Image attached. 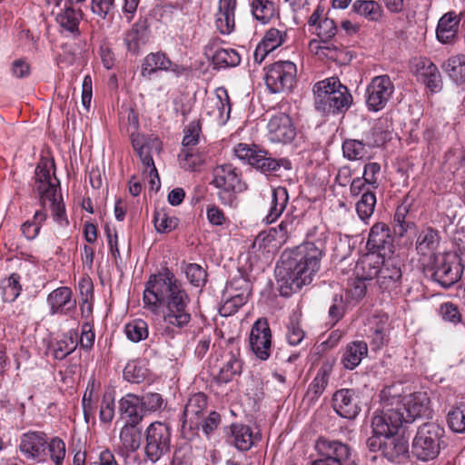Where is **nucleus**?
Segmentation results:
<instances>
[{"instance_id": "nucleus-1", "label": "nucleus", "mask_w": 465, "mask_h": 465, "mask_svg": "<svg viewBox=\"0 0 465 465\" xmlns=\"http://www.w3.org/2000/svg\"><path fill=\"white\" fill-rule=\"evenodd\" d=\"M143 301L144 308L152 312L162 309L165 331L170 328L183 330L193 320L192 298L183 283L168 268L149 277Z\"/></svg>"}, {"instance_id": "nucleus-2", "label": "nucleus", "mask_w": 465, "mask_h": 465, "mask_svg": "<svg viewBox=\"0 0 465 465\" xmlns=\"http://www.w3.org/2000/svg\"><path fill=\"white\" fill-rule=\"evenodd\" d=\"M315 227L307 234V241L296 248L285 251L275 268L282 296L288 297L312 282L324 255L326 236L316 237Z\"/></svg>"}, {"instance_id": "nucleus-3", "label": "nucleus", "mask_w": 465, "mask_h": 465, "mask_svg": "<svg viewBox=\"0 0 465 465\" xmlns=\"http://www.w3.org/2000/svg\"><path fill=\"white\" fill-rule=\"evenodd\" d=\"M59 186L54 162L41 161L35 168L33 193L42 208L48 206L54 222L63 226L68 224V221L62 196L58 193Z\"/></svg>"}, {"instance_id": "nucleus-4", "label": "nucleus", "mask_w": 465, "mask_h": 465, "mask_svg": "<svg viewBox=\"0 0 465 465\" xmlns=\"http://www.w3.org/2000/svg\"><path fill=\"white\" fill-rule=\"evenodd\" d=\"M357 273L364 279H376L382 291H391L401 279V261L394 254L369 252L357 263Z\"/></svg>"}, {"instance_id": "nucleus-5", "label": "nucleus", "mask_w": 465, "mask_h": 465, "mask_svg": "<svg viewBox=\"0 0 465 465\" xmlns=\"http://www.w3.org/2000/svg\"><path fill=\"white\" fill-rule=\"evenodd\" d=\"M394 391V387H387L381 391V411L386 415H397L401 419V427L418 418L430 416V399L426 393L415 392L401 397Z\"/></svg>"}, {"instance_id": "nucleus-6", "label": "nucleus", "mask_w": 465, "mask_h": 465, "mask_svg": "<svg viewBox=\"0 0 465 465\" xmlns=\"http://www.w3.org/2000/svg\"><path fill=\"white\" fill-rule=\"evenodd\" d=\"M312 91L314 107L323 114H342L352 104V95L349 89L337 77L317 82Z\"/></svg>"}, {"instance_id": "nucleus-7", "label": "nucleus", "mask_w": 465, "mask_h": 465, "mask_svg": "<svg viewBox=\"0 0 465 465\" xmlns=\"http://www.w3.org/2000/svg\"><path fill=\"white\" fill-rule=\"evenodd\" d=\"M124 117H126L128 124L133 130L131 133L133 148L139 155L143 165L146 169H149V175L152 177L151 183L153 184V178L159 180V175L154 165L153 155L162 152V142L157 137L144 136L134 133L138 129L139 121L136 113L133 109L125 110Z\"/></svg>"}, {"instance_id": "nucleus-8", "label": "nucleus", "mask_w": 465, "mask_h": 465, "mask_svg": "<svg viewBox=\"0 0 465 465\" xmlns=\"http://www.w3.org/2000/svg\"><path fill=\"white\" fill-rule=\"evenodd\" d=\"M444 433V428L438 423L426 422L420 425L411 444L413 456L422 461L436 459L443 443Z\"/></svg>"}, {"instance_id": "nucleus-9", "label": "nucleus", "mask_w": 465, "mask_h": 465, "mask_svg": "<svg viewBox=\"0 0 465 465\" xmlns=\"http://www.w3.org/2000/svg\"><path fill=\"white\" fill-rule=\"evenodd\" d=\"M433 264H428L425 273L444 289H448L458 282L463 273L464 264L462 258L451 252H445L432 259Z\"/></svg>"}, {"instance_id": "nucleus-10", "label": "nucleus", "mask_w": 465, "mask_h": 465, "mask_svg": "<svg viewBox=\"0 0 465 465\" xmlns=\"http://www.w3.org/2000/svg\"><path fill=\"white\" fill-rule=\"evenodd\" d=\"M234 154L240 160L245 161L261 173L270 174L281 168L292 169V163L287 158L276 159L272 154L255 144L239 143L234 148Z\"/></svg>"}, {"instance_id": "nucleus-11", "label": "nucleus", "mask_w": 465, "mask_h": 465, "mask_svg": "<svg viewBox=\"0 0 465 465\" xmlns=\"http://www.w3.org/2000/svg\"><path fill=\"white\" fill-rule=\"evenodd\" d=\"M213 184L219 190L220 202L223 205H235L236 194L246 189L237 169L231 163L220 164L213 169Z\"/></svg>"}, {"instance_id": "nucleus-12", "label": "nucleus", "mask_w": 465, "mask_h": 465, "mask_svg": "<svg viewBox=\"0 0 465 465\" xmlns=\"http://www.w3.org/2000/svg\"><path fill=\"white\" fill-rule=\"evenodd\" d=\"M172 430L161 421L151 423L145 430L144 459L152 464L158 462L171 450Z\"/></svg>"}, {"instance_id": "nucleus-13", "label": "nucleus", "mask_w": 465, "mask_h": 465, "mask_svg": "<svg viewBox=\"0 0 465 465\" xmlns=\"http://www.w3.org/2000/svg\"><path fill=\"white\" fill-rule=\"evenodd\" d=\"M297 75L296 64L291 61H278L267 67L265 84L272 94L289 92L292 89Z\"/></svg>"}, {"instance_id": "nucleus-14", "label": "nucleus", "mask_w": 465, "mask_h": 465, "mask_svg": "<svg viewBox=\"0 0 465 465\" xmlns=\"http://www.w3.org/2000/svg\"><path fill=\"white\" fill-rule=\"evenodd\" d=\"M395 91L394 84L387 74L371 79L365 91V103L369 111L379 112L385 108Z\"/></svg>"}, {"instance_id": "nucleus-15", "label": "nucleus", "mask_w": 465, "mask_h": 465, "mask_svg": "<svg viewBox=\"0 0 465 465\" xmlns=\"http://www.w3.org/2000/svg\"><path fill=\"white\" fill-rule=\"evenodd\" d=\"M400 420L397 415H386L382 411L381 413H376L371 420L372 436L366 441L369 450L381 452L384 442L382 440L388 436V433H397L401 428Z\"/></svg>"}, {"instance_id": "nucleus-16", "label": "nucleus", "mask_w": 465, "mask_h": 465, "mask_svg": "<svg viewBox=\"0 0 465 465\" xmlns=\"http://www.w3.org/2000/svg\"><path fill=\"white\" fill-rule=\"evenodd\" d=\"M297 134L292 119L285 113H278L267 124L268 140L274 143H291Z\"/></svg>"}, {"instance_id": "nucleus-17", "label": "nucleus", "mask_w": 465, "mask_h": 465, "mask_svg": "<svg viewBox=\"0 0 465 465\" xmlns=\"http://www.w3.org/2000/svg\"><path fill=\"white\" fill-rule=\"evenodd\" d=\"M249 345L253 354L261 361H266L271 355L272 331L266 319L260 318L251 329Z\"/></svg>"}, {"instance_id": "nucleus-18", "label": "nucleus", "mask_w": 465, "mask_h": 465, "mask_svg": "<svg viewBox=\"0 0 465 465\" xmlns=\"http://www.w3.org/2000/svg\"><path fill=\"white\" fill-rule=\"evenodd\" d=\"M316 449L327 461H333L337 465H357L355 455L351 447L338 440H330L320 438Z\"/></svg>"}, {"instance_id": "nucleus-19", "label": "nucleus", "mask_w": 465, "mask_h": 465, "mask_svg": "<svg viewBox=\"0 0 465 465\" xmlns=\"http://www.w3.org/2000/svg\"><path fill=\"white\" fill-rule=\"evenodd\" d=\"M46 304L51 316L72 317L76 312V300L72 289L67 286L53 290L46 297Z\"/></svg>"}, {"instance_id": "nucleus-20", "label": "nucleus", "mask_w": 465, "mask_h": 465, "mask_svg": "<svg viewBox=\"0 0 465 465\" xmlns=\"http://www.w3.org/2000/svg\"><path fill=\"white\" fill-rule=\"evenodd\" d=\"M207 409V396L203 392L192 395L184 406L182 432L186 435V430L194 431L200 428Z\"/></svg>"}, {"instance_id": "nucleus-21", "label": "nucleus", "mask_w": 465, "mask_h": 465, "mask_svg": "<svg viewBox=\"0 0 465 465\" xmlns=\"http://www.w3.org/2000/svg\"><path fill=\"white\" fill-rule=\"evenodd\" d=\"M249 295V282L246 280L239 278L228 282L223 294L224 304L222 308L224 314L236 312L239 308L247 302Z\"/></svg>"}, {"instance_id": "nucleus-22", "label": "nucleus", "mask_w": 465, "mask_h": 465, "mask_svg": "<svg viewBox=\"0 0 465 465\" xmlns=\"http://www.w3.org/2000/svg\"><path fill=\"white\" fill-rule=\"evenodd\" d=\"M231 103L228 92L223 87L216 89L214 95L207 97L203 110L219 125H224L230 118Z\"/></svg>"}, {"instance_id": "nucleus-23", "label": "nucleus", "mask_w": 465, "mask_h": 465, "mask_svg": "<svg viewBox=\"0 0 465 465\" xmlns=\"http://www.w3.org/2000/svg\"><path fill=\"white\" fill-rule=\"evenodd\" d=\"M367 247L370 252L394 254L393 237L389 225L384 223H374L369 233Z\"/></svg>"}, {"instance_id": "nucleus-24", "label": "nucleus", "mask_w": 465, "mask_h": 465, "mask_svg": "<svg viewBox=\"0 0 465 465\" xmlns=\"http://www.w3.org/2000/svg\"><path fill=\"white\" fill-rule=\"evenodd\" d=\"M332 405L339 416L348 420L355 419L361 411L358 397L351 389L337 391L332 396Z\"/></svg>"}, {"instance_id": "nucleus-25", "label": "nucleus", "mask_w": 465, "mask_h": 465, "mask_svg": "<svg viewBox=\"0 0 465 465\" xmlns=\"http://www.w3.org/2000/svg\"><path fill=\"white\" fill-rule=\"evenodd\" d=\"M390 323L386 314L373 315L368 319L366 335L374 350L389 342Z\"/></svg>"}, {"instance_id": "nucleus-26", "label": "nucleus", "mask_w": 465, "mask_h": 465, "mask_svg": "<svg viewBox=\"0 0 465 465\" xmlns=\"http://www.w3.org/2000/svg\"><path fill=\"white\" fill-rule=\"evenodd\" d=\"M47 438L42 431H29L22 435L19 449L26 459L40 460L45 455Z\"/></svg>"}, {"instance_id": "nucleus-27", "label": "nucleus", "mask_w": 465, "mask_h": 465, "mask_svg": "<svg viewBox=\"0 0 465 465\" xmlns=\"http://www.w3.org/2000/svg\"><path fill=\"white\" fill-rule=\"evenodd\" d=\"M236 0H219L215 13V26L222 35H230L235 29Z\"/></svg>"}, {"instance_id": "nucleus-28", "label": "nucleus", "mask_w": 465, "mask_h": 465, "mask_svg": "<svg viewBox=\"0 0 465 465\" xmlns=\"http://www.w3.org/2000/svg\"><path fill=\"white\" fill-rule=\"evenodd\" d=\"M322 15L323 9L317 6L309 17L308 25L312 33L317 35L322 41L331 40L337 33L336 24L332 19Z\"/></svg>"}, {"instance_id": "nucleus-29", "label": "nucleus", "mask_w": 465, "mask_h": 465, "mask_svg": "<svg viewBox=\"0 0 465 465\" xmlns=\"http://www.w3.org/2000/svg\"><path fill=\"white\" fill-rule=\"evenodd\" d=\"M82 18V11L69 5H65L55 15L61 34L73 37H77L80 35L79 24Z\"/></svg>"}, {"instance_id": "nucleus-30", "label": "nucleus", "mask_w": 465, "mask_h": 465, "mask_svg": "<svg viewBox=\"0 0 465 465\" xmlns=\"http://www.w3.org/2000/svg\"><path fill=\"white\" fill-rule=\"evenodd\" d=\"M260 437L254 435L252 429L242 423H233L230 426L227 442L240 451L249 450Z\"/></svg>"}, {"instance_id": "nucleus-31", "label": "nucleus", "mask_w": 465, "mask_h": 465, "mask_svg": "<svg viewBox=\"0 0 465 465\" xmlns=\"http://www.w3.org/2000/svg\"><path fill=\"white\" fill-rule=\"evenodd\" d=\"M119 412L124 423L141 424L143 419V409L140 401V397L128 393L119 401Z\"/></svg>"}, {"instance_id": "nucleus-32", "label": "nucleus", "mask_w": 465, "mask_h": 465, "mask_svg": "<svg viewBox=\"0 0 465 465\" xmlns=\"http://www.w3.org/2000/svg\"><path fill=\"white\" fill-rule=\"evenodd\" d=\"M440 242V236L439 232L431 227H427L421 230L417 237V252L422 256H429L432 260L440 255L436 253Z\"/></svg>"}, {"instance_id": "nucleus-33", "label": "nucleus", "mask_w": 465, "mask_h": 465, "mask_svg": "<svg viewBox=\"0 0 465 465\" xmlns=\"http://www.w3.org/2000/svg\"><path fill=\"white\" fill-rule=\"evenodd\" d=\"M142 438L140 424L124 423L119 432L121 449L126 453L135 452L142 444Z\"/></svg>"}, {"instance_id": "nucleus-34", "label": "nucleus", "mask_w": 465, "mask_h": 465, "mask_svg": "<svg viewBox=\"0 0 465 465\" xmlns=\"http://www.w3.org/2000/svg\"><path fill=\"white\" fill-rule=\"evenodd\" d=\"M460 19L454 12L443 15L438 22L436 29L437 39L442 44H450L456 38Z\"/></svg>"}, {"instance_id": "nucleus-35", "label": "nucleus", "mask_w": 465, "mask_h": 465, "mask_svg": "<svg viewBox=\"0 0 465 465\" xmlns=\"http://www.w3.org/2000/svg\"><path fill=\"white\" fill-rule=\"evenodd\" d=\"M368 355V345L363 341H354L344 348L341 363L347 370H353Z\"/></svg>"}, {"instance_id": "nucleus-36", "label": "nucleus", "mask_w": 465, "mask_h": 465, "mask_svg": "<svg viewBox=\"0 0 465 465\" xmlns=\"http://www.w3.org/2000/svg\"><path fill=\"white\" fill-rule=\"evenodd\" d=\"M289 201V193L285 187L274 188L272 193L271 206L263 222L267 224L274 223L282 213Z\"/></svg>"}, {"instance_id": "nucleus-37", "label": "nucleus", "mask_w": 465, "mask_h": 465, "mask_svg": "<svg viewBox=\"0 0 465 465\" xmlns=\"http://www.w3.org/2000/svg\"><path fill=\"white\" fill-rule=\"evenodd\" d=\"M172 66V61L164 53H151L145 56L142 64V75L150 77L157 71H168Z\"/></svg>"}, {"instance_id": "nucleus-38", "label": "nucleus", "mask_w": 465, "mask_h": 465, "mask_svg": "<svg viewBox=\"0 0 465 465\" xmlns=\"http://www.w3.org/2000/svg\"><path fill=\"white\" fill-rule=\"evenodd\" d=\"M383 448L381 454L389 460H395L400 456L404 455L408 450L406 442L396 436V433H388L383 440Z\"/></svg>"}, {"instance_id": "nucleus-39", "label": "nucleus", "mask_w": 465, "mask_h": 465, "mask_svg": "<svg viewBox=\"0 0 465 465\" xmlns=\"http://www.w3.org/2000/svg\"><path fill=\"white\" fill-rule=\"evenodd\" d=\"M331 371V367L329 365H323L319 369L306 392V397L310 401H316L323 393L328 384Z\"/></svg>"}, {"instance_id": "nucleus-40", "label": "nucleus", "mask_w": 465, "mask_h": 465, "mask_svg": "<svg viewBox=\"0 0 465 465\" xmlns=\"http://www.w3.org/2000/svg\"><path fill=\"white\" fill-rule=\"evenodd\" d=\"M21 276L18 273H12L8 278H5L0 283V295L4 302H15L22 292L20 283Z\"/></svg>"}, {"instance_id": "nucleus-41", "label": "nucleus", "mask_w": 465, "mask_h": 465, "mask_svg": "<svg viewBox=\"0 0 465 465\" xmlns=\"http://www.w3.org/2000/svg\"><path fill=\"white\" fill-rule=\"evenodd\" d=\"M442 69L456 84L465 83V54L450 57Z\"/></svg>"}, {"instance_id": "nucleus-42", "label": "nucleus", "mask_w": 465, "mask_h": 465, "mask_svg": "<svg viewBox=\"0 0 465 465\" xmlns=\"http://www.w3.org/2000/svg\"><path fill=\"white\" fill-rule=\"evenodd\" d=\"M213 63L218 69L235 67L241 63V56L232 48H220L213 53Z\"/></svg>"}, {"instance_id": "nucleus-43", "label": "nucleus", "mask_w": 465, "mask_h": 465, "mask_svg": "<svg viewBox=\"0 0 465 465\" xmlns=\"http://www.w3.org/2000/svg\"><path fill=\"white\" fill-rule=\"evenodd\" d=\"M252 13L262 24H267L276 15L275 3L272 0H252Z\"/></svg>"}, {"instance_id": "nucleus-44", "label": "nucleus", "mask_w": 465, "mask_h": 465, "mask_svg": "<svg viewBox=\"0 0 465 465\" xmlns=\"http://www.w3.org/2000/svg\"><path fill=\"white\" fill-rule=\"evenodd\" d=\"M353 10L370 21H379L382 15L381 5L372 0H357L353 4Z\"/></svg>"}, {"instance_id": "nucleus-45", "label": "nucleus", "mask_w": 465, "mask_h": 465, "mask_svg": "<svg viewBox=\"0 0 465 465\" xmlns=\"http://www.w3.org/2000/svg\"><path fill=\"white\" fill-rule=\"evenodd\" d=\"M420 76L428 88L435 91L440 87V74L438 67L430 61L425 60L422 62V66L420 69Z\"/></svg>"}, {"instance_id": "nucleus-46", "label": "nucleus", "mask_w": 465, "mask_h": 465, "mask_svg": "<svg viewBox=\"0 0 465 465\" xmlns=\"http://www.w3.org/2000/svg\"><path fill=\"white\" fill-rule=\"evenodd\" d=\"M376 202V194L373 191L368 189L363 193L356 203V212L361 220L366 221L373 214Z\"/></svg>"}, {"instance_id": "nucleus-47", "label": "nucleus", "mask_w": 465, "mask_h": 465, "mask_svg": "<svg viewBox=\"0 0 465 465\" xmlns=\"http://www.w3.org/2000/svg\"><path fill=\"white\" fill-rule=\"evenodd\" d=\"M242 369L241 361L232 353L229 354L228 359L221 367L216 380L220 383H228L233 377L240 374Z\"/></svg>"}, {"instance_id": "nucleus-48", "label": "nucleus", "mask_w": 465, "mask_h": 465, "mask_svg": "<svg viewBox=\"0 0 465 465\" xmlns=\"http://www.w3.org/2000/svg\"><path fill=\"white\" fill-rule=\"evenodd\" d=\"M76 347L77 341L73 336L64 335L52 345V354L56 360L62 361L74 351Z\"/></svg>"}, {"instance_id": "nucleus-49", "label": "nucleus", "mask_w": 465, "mask_h": 465, "mask_svg": "<svg viewBox=\"0 0 465 465\" xmlns=\"http://www.w3.org/2000/svg\"><path fill=\"white\" fill-rule=\"evenodd\" d=\"M343 155L349 160H361L368 157L369 151L365 143L359 140H346L342 144Z\"/></svg>"}, {"instance_id": "nucleus-50", "label": "nucleus", "mask_w": 465, "mask_h": 465, "mask_svg": "<svg viewBox=\"0 0 465 465\" xmlns=\"http://www.w3.org/2000/svg\"><path fill=\"white\" fill-rule=\"evenodd\" d=\"M178 219L168 214L163 209L154 213L153 223L156 231L160 233L172 232L178 226Z\"/></svg>"}, {"instance_id": "nucleus-51", "label": "nucleus", "mask_w": 465, "mask_h": 465, "mask_svg": "<svg viewBox=\"0 0 465 465\" xmlns=\"http://www.w3.org/2000/svg\"><path fill=\"white\" fill-rule=\"evenodd\" d=\"M330 41L331 40L322 41L324 49L323 58H327L340 64L348 63L351 60V57L348 55V53L342 45Z\"/></svg>"}, {"instance_id": "nucleus-52", "label": "nucleus", "mask_w": 465, "mask_h": 465, "mask_svg": "<svg viewBox=\"0 0 465 465\" xmlns=\"http://www.w3.org/2000/svg\"><path fill=\"white\" fill-rule=\"evenodd\" d=\"M126 337L133 342H139L148 337V325L141 319L127 323L124 327Z\"/></svg>"}, {"instance_id": "nucleus-53", "label": "nucleus", "mask_w": 465, "mask_h": 465, "mask_svg": "<svg viewBox=\"0 0 465 465\" xmlns=\"http://www.w3.org/2000/svg\"><path fill=\"white\" fill-rule=\"evenodd\" d=\"M408 213L409 205L402 203L397 207L394 214V232L401 237H402L407 232V231L413 225L411 222L406 220Z\"/></svg>"}, {"instance_id": "nucleus-54", "label": "nucleus", "mask_w": 465, "mask_h": 465, "mask_svg": "<svg viewBox=\"0 0 465 465\" xmlns=\"http://www.w3.org/2000/svg\"><path fill=\"white\" fill-rule=\"evenodd\" d=\"M447 422L453 432H465V407L462 405L453 407L448 412Z\"/></svg>"}, {"instance_id": "nucleus-55", "label": "nucleus", "mask_w": 465, "mask_h": 465, "mask_svg": "<svg viewBox=\"0 0 465 465\" xmlns=\"http://www.w3.org/2000/svg\"><path fill=\"white\" fill-rule=\"evenodd\" d=\"M46 448L54 465H62L66 453L64 441L58 437H54L49 442L47 441Z\"/></svg>"}, {"instance_id": "nucleus-56", "label": "nucleus", "mask_w": 465, "mask_h": 465, "mask_svg": "<svg viewBox=\"0 0 465 465\" xmlns=\"http://www.w3.org/2000/svg\"><path fill=\"white\" fill-rule=\"evenodd\" d=\"M286 36V32L271 28L265 33L261 44L272 52L285 42Z\"/></svg>"}, {"instance_id": "nucleus-57", "label": "nucleus", "mask_w": 465, "mask_h": 465, "mask_svg": "<svg viewBox=\"0 0 465 465\" xmlns=\"http://www.w3.org/2000/svg\"><path fill=\"white\" fill-rule=\"evenodd\" d=\"M185 274L189 282L195 287L203 286L206 282L207 273L199 264H188L185 268Z\"/></svg>"}, {"instance_id": "nucleus-58", "label": "nucleus", "mask_w": 465, "mask_h": 465, "mask_svg": "<svg viewBox=\"0 0 465 465\" xmlns=\"http://www.w3.org/2000/svg\"><path fill=\"white\" fill-rule=\"evenodd\" d=\"M178 158L180 165L185 170L194 171L202 163L201 156L192 148H183Z\"/></svg>"}, {"instance_id": "nucleus-59", "label": "nucleus", "mask_w": 465, "mask_h": 465, "mask_svg": "<svg viewBox=\"0 0 465 465\" xmlns=\"http://www.w3.org/2000/svg\"><path fill=\"white\" fill-rule=\"evenodd\" d=\"M440 314L443 321L452 324H458L462 321V315L459 307L452 302H444L440 306Z\"/></svg>"}, {"instance_id": "nucleus-60", "label": "nucleus", "mask_w": 465, "mask_h": 465, "mask_svg": "<svg viewBox=\"0 0 465 465\" xmlns=\"http://www.w3.org/2000/svg\"><path fill=\"white\" fill-rule=\"evenodd\" d=\"M193 450L188 443H183L174 450L172 465H192Z\"/></svg>"}, {"instance_id": "nucleus-61", "label": "nucleus", "mask_w": 465, "mask_h": 465, "mask_svg": "<svg viewBox=\"0 0 465 465\" xmlns=\"http://www.w3.org/2000/svg\"><path fill=\"white\" fill-rule=\"evenodd\" d=\"M201 125L199 122H191L184 130V136L182 142L183 148H191L199 142Z\"/></svg>"}, {"instance_id": "nucleus-62", "label": "nucleus", "mask_w": 465, "mask_h": 465, "mask_svg": "<svg viewBox=\"0 0 465 465\" xmlns=\"http://www.w3.org/2000/svg\"><path fill=\"white\" fill-rule=\"evenodd\" d=\"M140 401L143 409V411H156L163 408V399L161 394L157 392H149L142 397Z\"/></svg>"}, {"instance_id": "nucleus-63", "label": "nucleus", "mask_w": 465, "mask_h": 465, "mask_svg": "<svg viewBox=\"0 0 465 465\" xmlns=\"http://www.w3.org/2000/svg\"><path fill=\"white\" fill-rule=\"evenodd\" d=\"M99 416L100 420L104 423L111 422L114 416V400L110 393L104 395Z\"/></svg>"}, {"instance_id": "nucleus-64", "label": "nucleus", "mask_w": 465, "mask_h": 465, "mask_svg": "<svg viewBox=\"0 0 465 465\" xmlns=\"http://www.w3.org/2000/svg\"><path fill=\"white\" fill-rule=\"evenodd\" d=\"M346 302L342 295L335 294L332 298V304L329 309V317L333 323L338 322L345 314Z\"/></svg>"}]
</instances>
